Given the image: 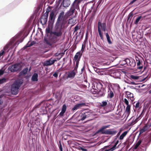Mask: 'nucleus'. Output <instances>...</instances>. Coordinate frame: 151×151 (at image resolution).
<instances>
[{
    "label": "nucleus",
    "mask_w": 151,
    "mask_h": 151,
    "mask_svg": "<svg viewBox=\"0 0 151 151\" xmlns=\"http://www.w3.org/2000/svg\"><path fill=\"white\" fill-rule=\"evenodd\" d=\"M82 55V53H81V52H78L76 53L73 59L74 64L75 62H79Z\"/></svg>",
    "instance_id": "nucleus-9"
},
{
    "label": "nucleus",
    "mask_w": 151,
    "mask_h": 151,
    "mask_svg": "<svg viewBox=\"0 0 151 151\" xmlns=\"http://www.w3.org/2000/svg\"><path fill=\"white\" fill-rule=\"evenodd\" d=\"M136 59L137 61V65L138 66L137 68L139 69L140 70L143 68L142 66L141 65V63L142 62L141 59L138 57H136Z\"/></svg>",
    "instance_id": "nucleus-11"
},
{
    "label": "nucleus",
    "mask_w": 151,
    "mask_h": 151,
    "mask_svg": "<svg viewBox=\"0 0 151 151\" xmlns=\"http://www.w3.org/2000/svg\"><path fill=\"white\" fill-rule=\"evenodd\" d=\"M47 13H45L42 17L40 19V22L42 25L45 24L47 22V18L48 16L49 12L46 11Z\"/></svg>",
    "instance_id": "nucleus-8"
},
{
    "label": "nucleus",
    "mask_w": 151,
    "mask_h": 151,
    "mask_svg": "<svg viewBox=\"0 0 151 151\" xmlns=\"http://www.w3.org/2000/svg\"><path fill=\"white\" fill-rule=\"evenodd\" d=\"M65 113V112L61 111V112L60 113L59 115H60V116H63V114Z\"/></svg>",
    "instance_id": "nucleus-56"
},
{
    "label": "nucleus",
    "mask_w": 151,
    "mask_h": 151,
    "mask_svg": "<svg viewBox=\"0 0 151 151\" xmlns=\"http://www.w3.org/2000/svg\"><path fill=\"white\" fill-rule=\"evenodd\" d=\"M4 71L1 69L0 70V76L4 74Z\"/></svg>",
    "instance_id": "nucleus-55"
},
{
    "label": "nucleus",
    "mask_w": 151,
    "mask_h": 151,
    "mask_svg": "<svg viewBox=\"0 0 151 151\" xmlns=\"http://www.w3.org/2000/svg\"><path fill=\"white\" fill-rule=\"evenodd\" d=\"M149 93H151V90L149 91Z\"/></svg>",
    "instance_id": "nucleus-62"
},
{
    "label": "nucleus",
    "mask_w": 151,
    "mask_h": 151,
    "mask_svg": "<svg viewBox=\"0 0 151 151\" xmlns=\"http://www.w3.org/2000/svg\"><path fill=\"white\" fill-rule=\"evenodd\" d=\"M144 111V110L143 109V110L142 111V112L139 115V116H138V117H137L136 118L139 120L141 119V118L142 117V116H143L142 114H143V112Z\"/></svg>",
    "instance_id": "nucleus-38"
},
{
    "label": "nucleus",
    "mask_w": 151,
    "mask_h": 151,
    "mask_svg": "<svg viewBox=\"0 0 151 151\" xmlns=\"http://www.w3.org/2000/svg\"><path fill=\"white\" fill-rule=\"evenodd\" d=\"M22 40H19L17 41L16 42L14 45V47H17V46L21 42H22Z\"/></svg>",
    "instance_id": "nucleus-42"
},
{
    "label": "nucleus",
    "mask_w": 151,
    "mask_h": 151,
    "mask_svg": "<svg viewBox=\"0 0 151 151\" xmlns=\"http://www.w3.org/2000/svg\"><path fill=\"white\" fill-rule=\"evenodd\" d=\"M85 45H84L83 44L82 45V48L81 49V50L82 51V52H83V49L85 48Z\"/></svg>",
    "instance_id": "nucleus-57"
},
{
    "label": "nucleus",
    "mask_w": 151,
    "mask_h": 151,
    "mask_svg": "<svg viewBox=\"0 0 151 151\" xmlns=\"http://www.w3.org/2000/svg\"><path fill=\"white\" fill-rule=\"evenodd\" d=\"M102 104H101V106H105L107 104V103L106 101H102Z\"/></svg>",
    "instance_id": "nucleus-48"
},
{
    "label": "nucleus",
    "mask_w": 151,
    "mask_h": 151,
    "mask_svg": "<svg viewBox=\"0 0 151 151\" xmlns=\"http://www.w3.org/2000/svg\"><path fill=\"white\" fill-rule=\"evenodd\" d=\"M141 16L138 17L136 19V20L134 22V23L136 24H137L138 23V22L140 20L141 18Z\"/></svg>",
    "instance_id": "nucleus-35"
},
{
    "label": "nucleus",
    "mask_w": 151,
    "mask_h": 151,
    "mask_svg": "<svg viewBox=\"0 0 151 151\" xmlns=\"http://www.w3.org/2000/svg\"><path fill=\"white\" fill-rule=\"evenodd\" d=\"M3 103V101L1 100V97H0V104H1Z\"/></svg>",
    "instance_id": "nucleus-60"
},
{
    "label": "nucleus",
    "mask_w": 151,
    "mask_h": 151,
    "mask_svg": "<svg viewBox=\"0 0 151 151\" xmlns=\"http://www.w3.org/2000/svg\"><path fill=\"white\" fill-rule=\"evenodd\" d=\"M125 96L126 97L128 98V99H130L132 102L134 101V98L133 94L130 92H127Z\"/></svg>",
    "instance_id": "nucleus-13"
},
{
    "label": "nucleus",
    "mask_w": 151,
    "mask_h": 151,
    "mask_svg": "<svg viewBox=\"0 0 151 151\" xmlns=\"http://www.w3.org/2000/svg\"><path fill=\"white\" fill-rule=\"evenodd\" d=\"M46 32L47 34L49 33L50 32V29L49 28H47L46 29Z\"/></svg>",
    "instance_id": "nucleus-53"
},
{
    "label": "nucleus",
    "mask_w": 151,
    "mask_h": 151,
    "mask_svg": "<svg viewBox=\"0 0 151 151\" xmlns=\"http://www.w3.org/2000/svg\"><path fill=\"white\" fill-rule=\"evenodd\" d=\"M99 85H98L97 84H96V88H94V89H95V90L96 91H95V92H97V91H100V90L101 89V87L99 88H98V86H99Z\"/></svg>",
    "instance_id": "nucleus-41"
},
{
    "label": "nucleus",
    "mask_w": 151,
    "mask_h": 151,
    "mask_svg": "<svg viewBox=\"0 0 151 151\" xmlns=\"http://www.w3.org/2000/svg\"><path fill=\"white\" fill-rule=\"evenodd\" d=\"M98 74L100 75H104L106 74V72L105 71L99 69V71L98 72Z\"/></svg>",
    "instance_id": "nucleus-32"
},
{
    "label": "nucleus",
    "mask_w": 151,
    "mask_h": 151,
    "mask_svg": "<svg viewBox=\"0 0 151 151\" xmlns=\"http://www.w3.org/2000/svg\"><path fill=\"white\" fill-rule=\"evenodd\" d=\"M114 75L116 76V78H118L120 76V74L119 72L116 71L114 73Z\"/></svg>",
    "instance_id": "nucleus-37"
},
{
    "label": "nucleus",
    "mask_w": 151,
    "mask_h": 151,
    "mask_svg": "<svg viewBox=\"0 0 151 151\" xmlns=\"http://www.w3.org/2000/svg\"><path fill=\"white\" fill-rule=\"evenodd\" d=\"M114 150L111 147V145L105 146L102 149V151H114Z\"/></svg>",
    "instance_id": "nucleus-15"
},
{
    "label": "nucleus",
    "mask_w": 151,
    "mask_h": 151,
    "mask_svg": "<svg viewBox=\"0 0 151 151\" xmlns=\"http://www.w3.org/2000/svg\"><path fill=\"white\" fill-rule=\"evenodd\" d=\"M149 129H151V120L148 121L145 126L140 129L139 134H142Z\"/></svg>",
    "instance_id": "nucleus-7"
},
{
    "label": "nucleus",
    "mask_w": 151,
    "mask_h": 151,
    "mask_svg": "<svg viewBox=\"0 0 151 151\" xmlns=\"http://www.w3.org/2000/svg\"><path fill=\"white\" fill-rule=\"evenodd\" d=\"M76 17L74 16L73 17L70 18L68 20V24H69L74 25L76 23Z\"/></svg>",
    "instance_id": "nucleus-18"
},
{
    "label": "nucleus",
    "mask_w": 151,
    "mask_h": 151,
    "mask_svg": "<svg viewBox=\"0 0 151 151\" xmlns=\"http://www.w3.org/2000/svg\"><path fill=\"white\" fill-rule=\"evenodd\" d=\"M142 141H141V140H139L136 143V145H135V149L137 148L140 144H141V146H142Z\"/></svg>",
    "instance_id": "nucleus-33"
},
{
    "label": "nucleus",
    "mask_w": 151,
    "mask_h": 151,
    "mask_svg": "<svg viewBox=\"0 0 151 151\" xmlns=\"http://www.w3.org/2000/svg\"><path fill=\"white\" fill-rule=\"evenodd\" d=\"M139 106V102H137L135 105V107L136 108H138Z\"/></svg>",
    "instance_id": "nucleus-52"
},
{
    "label": "nucleus",
    "mask_w": 151,
    "mask_h": 151,
    "mask_svg": "<svg viewBox=\"0 0 151 151\" xmlns=\"http://www.w3.org/2000/svg\"><path fill=\"white\" fill-rule=\"evenodd\" d=\"M23 83L22 80H18L14 81L11 86V90L12 94L16 95L18 93L19 89Z\"/></svg>",
    "instance_id": "nucleus-3"
},
{
    "label": "nucleus",
    "mask_w": 151,
    "mask_h": 151,
    "mask_svg": "<svg viewBox=\"0 0 151 151\" xmlns=\"http://www.w3.org/2000/svg\"><path fill=\"white\" fill-rule=\"evenodd\" d=\"M28 68H24L20 73V74L22 75H24L26 74L28 71Z\"/></svg>",
    "instance_id": "nucleus-28"
},
{
    "label": "nucleus",
    "mask_w": 151,
    "mask_h": 151,
    "mask_svg": "<svg viewBox=\"0 0 151 151\" xmlns=\"http://www.w3.org/2000/svg\"><path fill=\"white\" fill-rule=\"evenodd\" d=\"M59 149L60 151H63L61 144L60 142H59Z\"/></svg>",
    "instance_id": "nucleus-49"
},
{
    "label": "nucleus",
    "mask_w": 151,
    "mask_h": 151,
    "mask_svg": "<svg viewBox=\"0 0 151 151\" xmlns=\"http://www.w3.org/2000/svg\"><path fill=\"white\" fill-rule=\"evenodd\" d=\"M49 19L50 20H52L55 19L54 13L53 12H51L50 14Z\"/></svg>",
    "instance_id": "nucleus-26"
},
{
    "label": "nucleus",
    "mask_w": 151,
    "mask_h": 151,
    "mask_svg": "<svg viewBox=\"0 0 151 151\" xmlns=\"http://www.w3.org/2000/svg\"><path fill=\"white\" fill-rule=\"evenodd\" d=\"M123 101L127 106L130 105L129 104V101L126 99L124 98L123 100Z\"/></svg>",
    "instance_id": "nucleus-43"
},
{
    "label": "nucleus",
    "mask_w": 151,
    "mask_h": 151,
    "mask_svg": "<svg viewBox=\"0 0 151 151\" xmlns=\"http://www.w3.org/2000/svg\"><path fill=\"white\" fill-rule=\"evenodd\" d=\"M109 127V126H103L101 128L98 130V132H101L102 134H105V133H103V132L105 131V130H104V129L108 128Z\"/></svg>",
    "instance_id": "nucleus-21"
},
{
    "label": "nucleus",
    "mask_w": 151,
    "mask_h": 151,
    "mask_svg": "<svg viewBox=\"0 0 151 151\" xmlns=\"http://www.w3.org/2000/svg\"><path fill=\"white\" fill-rule=\"evenodd\" d=\"M63 33L62 29L55 27L54 30L50 33L52 36V37L51 38V41L53 43H56L59 40L58 38L61 37Z\"/></svg>",
    "instance_id": "nucleus-1"
},
{
    "label": "nucleus",
    "mask_w": 151,
    "mask_h": 151,
    "mask_svg": "<svg viewBox=\"0 0 151 151\" xmlns=\"http://www.w3.org/2000/svg\"><path fill=\"white\" fill-rule=\"evenodd\" d=\"M130 61L131 62L129 63V65L132 67H134L136 65V62L135 60L132 59H131V60Z\"/></svg>",
    "instance_id": "nucleus-24"
},
{
    "label": "nucleus",
    "mask_w": 151,
    "mask_h": 151,
    "mask_svg": "<svg viewBox=\"0 0 151 151\" xmlns=\"http://www.w3.org/2000/svg\"><path fill=\"white\" fill-rule=\"evenodd\" d=\"M38 75L37 73H35L32 77V81H38Z\"/></svg>",
    "instance_id": "nucleus-20"
},
{
    "label": "nucleus",
    "mask_w": 151,
    "mask_h": 151,
    "mask_svg": "<svg viewBox=\"0 0 151 151\" xmlns=\"http://www.w3.org/2000/svg\"><path fill=\"white\" fill-rule=\"evenodd\" d=\"M106 35L108 43L110 44H111L112 43V42L111 40L110 36L107 33H106Z\"/></svg>",
    "instance_id": "nucleus-29"
},
{
    "label": "nucleus",
    "mask_w": 151,
    "mask_h": 151,
    "mask_svg": "<svg viewBox=\"0 0 151 151\" xmlns=\"http://www.w3.org/2000/svg\"><path fill=\"white\" fill-rule=\"evenodd\" d=\"M79 29V27L77 25L75 27L74 32H76Z\"/></svg>",
    "instance_id": "nucleus-54"
},
{
    "label": "nucleus",
    "mask_w": 151,
    "mask_h": 151,
    "mask_svg": "<svg viewBox=\"0 0 151 151\" xmlns=\"http://www.w3.org/2000/svg\"><path fill=\"white\" fill-rule=\"evenodd\" d=\"M85 105L86 104L85 103H81L76 104L72 109V110L73 111H74L78 109L83 106H85Z\"/></svg>",
    "instance_id": "nucleus-14"
},
{
    "label": "nucleus",
    "mask_w": 151,
    "mask_h": 151,
    "mask_svg": "<svg viewBox=\"0 0 151 151\" xmlns=\"http://www.w3.org/2000/svg\"><path fill=\"white\" fill-rule=\"evenodd\" d=\"M13 42H12V40H11V42H10V43H9V44H7L4 47V49H3V50L4 51H6V50L8 49L9 46L12 44V43Z\"/></svg>",
    "instance_id": "nucleus-30"
},
{
    "label": "nucleus",
    "mask_w": 151,
    "mask_h": 151,
    "mask_svg": "<svg viewBox=\"0 0 151 151\" xmlns=\"http://www.w3.org/2000/svg\"><path fill=\"white\" fill-rule=\"evenodd\" d=\"M99 69H98L96 68H94V70L96 72V73H98V72L99 71Z\"/></svg>",
    "instance_id": "nucleus-58"
},
{
    "label": "nucleus",
    "mask_w": 151,
    "mask_h": 151,
    "mask_svg": "<svg viewBox=\"0 0 151 151\" xmlns=\"http://www.w3.org/2000/svg\"><path fill=\"white\" fill-rule=\"evenodd\" d=\"M91 113L89 112H86L81 113L79 116L81 120H84L86 118L90 116Z\"/></svg>",
    "instance_id": "nucleus-10"
},
{
    "label": "nucleus",
    "mask_w": 151,
    "mask_h": 151,
    "mask_svg": "<svg viewBox=\"0 0 151 151\" xmlns=\"http://www.w3.org/2000/svg\"><path fill=\"white\" fill-rule=\"evenodd\" d=\"M131 59H130L128 58H127L125 60V61L126 62V63L128 65L130 62H131Z\"/></svg>",
    "instance_id": "nucleus-45"
},
{
    "label": "nucleus",
    "mask_w": 151,
    "mask_h": 151,
    "mask_svg": "<svg viewBox=\"0 0 151 151\" xmlns=\"http://www.w3.org/2000/svg\"><path fill=\"white\" fill-rule=\"evenodd\" d=\"M64 12H62L59 15L57 21L55 24V27L63 29L64 28L66 24L65 20L66 19H64Z\"/></svg>",
    "instance_id": "nucleus-2"
},
{
    "label": "nucleus",
    "mask_w": 151,
    "mask_h": 151,
    "mask_svg": "<svg viewBox=\"0 0 151 151\" xmlns=\"http://www.w3.org/2000/svg\"><path fill=\"white\" fill-rule=\"evenodd\" d=\"M128 133L127 131H125L123 132L120 136L119 139L120 140H122L124 137L127 135Z\"/></svg>",
    "instance_id": "nucleus-23"
},
{
    "label": "nucleus",
    "mask_w": 151,
    "mask_h": 151,
    "mask_svg": "<svg viewBox=\"0 0 151 151\" xmlns=\"http://www.w3.org/2000/svg\"><path fill=\"white\" fill-rule=\"evenodd\" d=\"M79 150L83 151H87V150L86 149L81 147L79 148Z\"/></svg>",
    "instance_id": "nucleus-51"
},
{
    "label": "nucleus",
    "mask_w": 151,
    "mask_h": 151,
    "mask_svg": "<svg viewBox=\"0 0 151 151\" xmlns=\"http://www.w3.org/2000/svg\"><path fill=\"white\" fill-rule=\"evenodd\" d=\"M119 142V141L118 140H117L115 143L114 145H111V147L114 149V150H116V148H118V147H117V145L118 144Z\"/></svg>",
    "instance_id": "nucleus-31"
},
{
    "label": "nucleus",
    "mask_w": 151,
    "mask_h": 151,
    "mask_svg": "<svg viewBox=\"0 0 151 151\" xmlns=\"http://www.w3.org/2000/svg\"><path fill=\"white\" fill-rule=\"evenodd\" d=\"M70 4V1L69 0H63V6L64 7H68Z\"/></svg>",
    "instance_id": "nucleus-19"
},
{
    "label": "nucleus",
    "mask_w": 151,
    "mask_h": 151,
    "mask_svg": "<svg viewBox=\"0 0 151 151\" xmlns=\"http://www.w3.org/2000/svg\"><path fill=\"white\" fill-rule=\"evenodd\" d=\"M131 78L134 80H137L139 78V77L136 76L134 75H131L130 76Z\"/></svg>",
    "instance_id": "nucleus-40"
},
{
    "label": "nucleus",
    "mask_w": 151,
    "mask_h": 151,
    "mask_svg": "<svg viewBox=\"0 0 151 151\" xmlns=\"http://www.w3.org/2000/svg\"><path fill=\"white\" fill-rule=\"evenodd\" d=\"M131 105H128L125 109V112L127 113L128 115H129L130 112Z\"/></svg>",
    "instance_id": "nucleus-25"
},
{
    "label": "nucleus",
    "mask_w": 151,
    "mask_h": 151,
    "mask_svg": "<svg viewBox=\"0 0 151 151\" xmlns=\"http://www.w3.org/2000/svg\"><path fill=\"white\" fill-rule=\"evenodd\" d=\"M58 71L55 72L53 75V76L54 77L57 78L58 76Z\"/></svg>",
    "instance_id": "nucleus-47"
},
{
    "label": "nucleus",
    "mask_w": 151,
    "mask_h": 151,
    "mask_svg": "<svg viewBox=\"0 0 151 151\" xmlns=\"http://www.w3.org/2000/svg\"><path fill=\"white\" fill-rule=\"evenodd\" d=\"M56 61V60L51 59L46 61L45 63V64L46 66L50 65L53 64Z\"/></svg>",
    "instance_id": "nucleus-17"
},
{
    "label": "nucleus",
    "mask_w": 151,
    "mask_h": 151,
    "mask_svg": "<svg viewBox=\"0 0 151 151\" xmlns=\"http://www.w3.org/2000/svg\"><path fill=\"white\" fill-rule=\"evenodd\" d=\"M114 96L113 91L110 89H109L108 91V98L110 99L112 98Z\"/></svg>",
    "instance_id": "nucleus-22"
},
{
    "label": "nucleus",
    "mask_w": 151,
    "mask_h": 151,
    "mask_svg": "<svg viewBox=\"0 0 151 151\" xmlns=\"http://www.w3.org/2000/svg\"><path fill=\"white\" fill-rule=\"evenodd\" d=\"M130 120H132V121L131 122V124L132 125L136 123L139 121L137 118L134 119L132 117L130 119Z\"/></svg>",
    "instance_id": "nucleus-27"
},
{
    "label": "nucleus",
    "mask_w": 151,
    "mask_h": 151,
    "mask_svg": "<svg viewBox=\"0 0 151 151\" xmlns=\"http://www.w3.org/2000/svg\"><path fill=\"white\" fill-rule=\"evenodd\" d=\"M66 109V106L65 104H64L63 105L61 111L65 112Z\"/></svg>",
    "instance_id": "nucleus-44"
},
{
    "label": "nucleus",
    "mask_w": 151,
    "mask_h": 151,
    "mask_svg": "<svg viewBox=\"0 0 151 151\" xmlns=\"http://www.w3.org/2000/svg\"><path fill=\"white\" fill-rule=\"evenodd\" d=\"M22 65L20 63H17L10 66L8 68L9 70L12 72H14L22 69Z\"/></svg>",
    "instance_id": "nucleus-6"
},
{
    "label": "nucleus",
    "mask_w": 151,
    "mask_h": 151,
    "mask_svg": "<svg viewBox=\"0 0 151 151\" xmlns=\"http://www.w3.org/2000/svg\"><path fill=\"white\" fill-rule=\"evenodd\" d=\"M31 70V67H30L29 68V72Z\"/></svg>",
    "instance_id": "nucleus-61"
},
{
    "label": "nucleus",
    "mask_w": 151,
    "mask_h": 151,
    "mask_svg": "<svg viewBox=\"0 0 151 151\" xmlns=\"http://www.w3.org/2000/svg\"><path fill=\"white\" fill-rule=\"evenodd\" d=\"M44 42L48 45H49L50 43L49 41L46 38H45L44 40Z\"/></svg>",
    "instance_id": "nucleus-46"
},
{
    "label": "nucleus",
    "mask_w": 151,
    "mask_h": 151,
    "mask_svg": "<svg viewBox=\"0 0 151 151\" xmlns=\"http://www.w3.org/2000/svg\"><path fill=\"white\" fill-rule=\"evenodd\" d=\"M101 29L104 31H105L106 30V24L105 22L102 23L101 21L100 20H99L98 23V30L101 38L102 40H103V37L101 32Z\"/></svg>",
    "instance_id": "nucleus-4"
},
{
    "label": "nucleus",
    "mask_w": 151,
    "mask_h": 151,
    "mask_svg": "<svg viewBox=\"0 0 151 151\" xmlns=\"http://www.w3.org/2000/svg\"><path fill=\"white\" fill-rule=\"evenodd\" d=\"M4 52V51L3 50H2L0 52V57L3 55Z\"/></svg>",
    "instance_id": "nucleus-50"
},
{
    "label": "nucleus",
    "mask_w": 151,
    "mask_h": 151,
    "mask_svg": "<svg viewBox=\"0 0 151 151\" xmlns=\"http://www.w3.org/2000/svg\"><path fill=\"white\" fill-rule=\"evenodd\" d=\"M141 141L142 147L145 148V150L144 151H146L147 148L150 145L151 142V138L150 136H148L143 139Z\"/></svg>",
    "instance_id": "nucleus-5"
},
{
    "label": "nucleus",
    "mask_w": 151,
    "mask_h": 151,
    "mask_svg": "<svg viewBox=\"0 0 151 151\" xmlns=\"http://www.w3.org/2000/svg\"><path fill=\"white\" fill-rule=\"evenodd\" d=\"M36 42L35 41H33L30 44H29V42L26 45V47H29L32 45H34L36 43Z\"/></svg>",
    "instance_id": "nucleus-36"
},
{
    "label": "nucleus",
    "mask_w": 151,
    "mask_h": 151,
    "mask_svg": "<svg viewBox=\"0 0 151 151\" xmlns=\"http://www.w3.org/2000/svg\"><path fill=\"white\" fill-rule=\"evenodd\" d=\"M77 73L75 71L73 70L68 72L67 77V78H73Z\"/></svg>",
    "instance_id": "nucleus-12"
},
{
    "label": "nucleus",
    "mask_w": 151,
    "mask_h": 151,
    "mask_svg": "<svg viewBox=\"0 0 151 151\" xmlns=\"http://www.w3.org/2000/svg\"><path fill=\"white\" fill-rule=\"evenodd\" d=\"M137 0H133L129 3V4H133L134 2L137 1Z\"/></svg>",
    "instance_id": "nucleus-59"
},
{
    "label": "nucleus",
    "mask_w": 151,
    "mask_h": 151,
    "mask_svg": "<svg viewBox=\"0 0 151 151\" xmlns=\"http://www.w3.org/2000/svg\"><path fill=\"white\" fill-rule=\"evenodd\" d=\"M119 134H120V132H119L118 133V134H117V135H119Z\"/></svg>",
    "instance_id": "nucleus-63"
},
{
    "label": "nucleus",
    "mask_w": 151,
    "mask_h": 151,
    "mask_svg": "<svg viewBox=\"0 0 151 151\" xmlns=\"http://www.w3.org/2000/svg\"><path fill=\"white\" fill-rule=\"evenodd\" d=\"M79 62H75L76 64L73 70L75 71L76 72H77V69L78 67Z\"/></svg>",
    "instance_id": "nucleus-34"
},
{
    "label": "nucleus",
    "mask_w": 151,
    "mask_h": 151,
    "mask_svg": "<svg viewBox=\"0 0 151 151\" xmlns=\"http://www.w3.org/2000/svg\"><path fill=\"white\" fill-rule=\"evenodd\" d=\"M131 83H132V84H134V82H131Z\"/></svg>",
    "instance_id": "nucleus-64"
},
{
    "label": "nucleus",
    "mask_w": 151,
    "mask_h": 151,
    "mask_svg": "<svg viewBox=\"0 0 151 151\" xmlns=\"http://www.w3.org/2000/svg\"><path fill=\"white\" fill-rule=\"evenodd\" d=\"M6 79L5 78L0 79V84H2L6 82Z\"/></svg>",
    "instance_id": "nucleus-39"
},
{
    "label": "nucleus",
    "mask_w": 151,
    "mask_h": 151,
    "mask_svg": "<svg viewBox=\"0 0 151 151\" xmlns=\"http://www.w3.org/2000/svg\"><path fill=\"white\" fill-rule=\"evenodd\" d=\"M117 132L116 130H111L110 129H108L106 130L105 132H103V133H105L107 134L114 135Z\"/></svg>",
    "instance_id": "nucleus-16"
}]
</instances>
